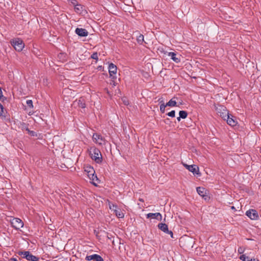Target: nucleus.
Segmentation results:
<instances>
[{
    "label": "nucleus",
    "instance_id": "nucleus-1",
    "mask_svg": "<svg viewBox=\"0 0 261 261\" xmlns=\"http://www.w3.org/2000/svg\"><path fill=\"white\" fill-rule=\"evenodd\" d=\"M88 151L91 158L97 163H100L102 162V155L100 150L95 147H91L88 149Z\"/></svg>",
    "mask_w": 261,
    "mask_h": 261
},
{
    "label": "nucleus",
    "instance_id": "nucleus-2",
    "mask_svg": "<svg viewBox=\"0 0 261 261\" xmlns=\"http://www.w3.org/2000/svg\"><path fill=\"white\" fill-rule=\"evenodd\" d=\"M85 171L87 173L88 176L91 180V182L94 186H96L97 183L95 181H98V179L96 174H95V170L94 168L91 166H87L85 168Z\"/></svg>",
    "mask_w": 261,
    "mask_h": 261
},
{
    "label": "nucleus",
    "instance_id": "nucleus-3",
    "mask_svg": "<svg viewBox=\"0 0 261 261\" xmlns=\"http://www.w3.org/2000/svg\"><path fill=\"white\" fill-rule=\"evenodd\" d=\"M18 254L21 256L23 258H25L29 261H39V257L33 255L30 251H19L17 252Z\"/></svg>",
    "mask_w": 261,
    "mask_h": 261
},
{
    "label": "nucleus",
    "instance_id": "nucleus-4",
    "mask_svg": "<svg viewBox=\"0 0 261 261\" xmlns=\"http://www.w3.org/2000/svg\"><path fill=\"white\" fill-rule=\"evenodd\" d=\"M11 44L17 51H21L24 47L23 41L20 38H14L11 40Z\"/></svg>",
    "mask_w": 261,
    "mask_h": 261
},
{
    "label": "nucleus",
    "instance_id": "nucleus-5",
    "mask_svg": "<svg viewBox=\"0 0 261 261\" xmlns=\"http://www.w3.org/2000/svg\"><path fill=\"white\" fill-rule=\"evenodd\" d=\"M179 243L180 245L185 248H192L194 244L193 239L189 237L181 238Z\"/></svg>",
    "mask_w": 261,
    "mask_h": 261
},
{
    "label": "nucleus",
    "instance_id": "nucleus-6",
    "mask_svg": "<svg viewBox=\"0 0 261 261\" xmlns=\"http://www.w3.org/2000/svg\"><path fill=\"white\" fill-rule=\"evenodd\" d=\"M216 110L219 115L225 120L229 115L227 110L224 106H219L217 108Z\"/></svg>",
    "mask_w": 261,
    "mask_h": 261
},
{
    "label": "nucleus",
    "instance_id": "nucleus-7",
    "mask_svg": "<svg viewBox=\"0 0 261 261\" xmlns=\"http://www.w3.org/2000/svg\"><path fill=\"white\" fill-rule=\"evenodd\" d=\"M11 224L12 227L16 230H19L24 225L22 221L18 218H14L12 220H11Z\"/></svg>",
    "mask_w": 261,
    "mask_h": 261
},
{
    "label": "nucleus",
    "instance_id": "nucleus-8",
    "mask_svg": "<svg viewBox=\"0 0 261 261\" xmlns=\"http://www.w3.org/2000/svg\"><path fill=\"white\" fill-rule=\"evenodd\" d=\"M246 215L251 220H256L259 218L257 212L253 209H251L247 211L246 212Z\"/></svg>",
    "mask_w": 261,
    "mask_h": 261
},
{
    "label": "nucleus",
    "instance_id": "nucleus-9",
    "mask_svg": "<svg viewBox=\"0 0 261 261\" xmlns=\"http://www.w3.org/2000/svg\"><path fill=\"white\" fill-rule=\"evenodd\" d=\"M117 72V67L113 63H110L109 65V73L110 76L112 79H116V77L115 75Z\"/></svg>",
    "mask_w": 261,
    "mask_h": 261
},
{
    "label": "nucleus",
    "instance_id": "nucleus-10",
    "mask_svg": "<svg viewBox=\"0 0 261 261\" xmlns=\"http://www.w3.org/2000/svg\"><path fill=\"white\" fill-rule=\"evenodd\" d=\"M159 228L162 231L166 233L169 234L170 235L172 238H173V232L169 230L168 225L165 223H159L158 224Z\"/></svg>",
    "mask_w": 261,
    "mask_h": 261
},
{
    "label": "nucleus",
    "instance_id": "nucleus-11",
    "mask_svg": "<svg viewBox=\"0 0 261 261\" xmlns=\"http://www.w3.org/2000/svg\"><path fill=\"white\" fill-rule=\"evenodd\" d=\"M184 167H186L189 171L192 172L194 174H199V167L195 165H188L186 164H183Z\"/></svg>",
    "mask_w": 261,
    "mask_h": 261
},
{
    "label": "nucleus",
    "instance_id": "nucleus-12",
    "mask_svg": "<svg viewBox=\"0 0 261 261\" xmlns=\"http://www.w3.org/2000/svg\"><path fill=\"white\" fill-rule=\"evenodd\" d=\"M93 139L95 143L99 145H102L105 143V140L102 136L98 134L95 133L93 135Z\"/></svg>",
    "mask_w": 261,
    "mask_h": 261
},
{
    "label": "nucleus",
    "instance_id": "nucleus-13",
    "mask_svg": "<svg viewBox=\"0 0 261 261\" xmlns=\"http://www.w3.org/2000/svg\"><path fill=\"white\" fill-rule=\"evenodd\" d=\"M75 33L81 37H86L88 35V31L82 28H76L75 29Z\"/></svg>",
    "mask_w": 261,
    "mask_h": 261
},
{
    "label": "nucleus",
    "instance_id": "nucleus-14",
    "mask_svg": "<svg viewBox=\"0 0 261 261\" xmlns=\"http://www.w3.org/2000/svg\"><path fill=\"white\" fill-rule=\"evenodd\" d=\"M228 124L231 126H234L237 124V121L233 118V116L229 114L226 119Z\"/></svg>",
    "mask_w": 261,
    "mask_h": 261
},
{
    "label": "nucleus",
    "instance_id": "nucleus-15",
    "mask_svg": "<svg viewBox=\"0 0 261 261\" xmlns=\"http://www.w3.org/2000/svg\"><path fill=\"white\" fill-rule=\"evenodd\" d=\"M147 218H151L153 219H156L158 220L161 221L162 216V215L160 213H149L147 215Z\"/></svg>",
    "mask_w": 261,
    "mask_h": 261
},
{
    "label": "nucleus",
    "instance_id": "nucleus-16",
    "mask_svg": "<svg viewBox=\"0 0 261 261\" xmlns=\"http://www.w3.org/2000/svg\"><path fill=\"white\" fill-rule=\"evenodd\" d=\"M196 190H197V192L198 194L199 195H200L203 198H204L205 199H206V198H205V197H206L207 195H206V190H205V188H204L203 187H199L197 188Z\"/></svg>",
    "mask_w": 261,
    "mask_h": 261
},
{
    "label": "nucleus",
    "instance_id": "nucleus-17",
    "mask_svg": "<svg viewBox=\"0 0 261 261\" xmlns=\"http://www.w3.org/2000/svg\"><path fill=\"white\" fill-rule=\"evenodd\" d=\"M168 56L170 57L171 59L175 63H178L180 62V57H176V54L174 52H169L168 54Z\"/></svg>",
    "mask_w": 261,
    "mask_h": 261
},
{
    "label": "nucleus",
    "instance_id": "nucleus-18",
    "mask_svg": "<svg viewBox=\"0 0 261 261\" xmlns=\"http://www.w3.org/2000/svg\"><path fill=\"white\" fill-rule=\"evenodd\" d=\"M77 106L79 108H85L86 107L85 100L84 98L81 97L78 100H76Z\"/></svg>",
    "mask_w": 261,
    "mask_h": 261
},
{
    "label": "nucleus",
    "instance_id": "nucleus-19",
    "mask_svg": "<svg viewBox=\"0 0 261 261\" xmlns=\"http://www.w3.org/2000/svg\"><path fill=\"white\" fill-rule=\"evenodd\" d=\"M84 10V6L81 4H78L75 7H74V11L77 14H82Z\"/></svg>",
    "mask_w": 261,
    "mask_h": 261
},
{
    "label": "nucleus",
    "instance_id": "nucleus-20",
    "mask_svg": "<svg viewBox=\"0 0 261 261\" xmlns=\"http://www.w3.org/2000/svg\"><path fill=\"white\" fill-rule=\"evenodd\" d=\"M98 255V254H92V255H87L86 258H85V259L86 260H95L96 257H97V256Z\"/></svg>",
    "mask_w": 261,
    "mask_h": 261
},
{
    "label": "nucleus",
    "instance_id": "nucleus-21",
    "mask_svg": "<svg viewBox=\"0 0 261 261\" xmlns=\"http://www.w3.org/2000/svg\"><path fill=\"white\" fill-rule=\"evenodd\" d=\"M176 102L173 99H170L168 102L166 103V106L168 107H175L176 106Z\"/></svg>",
    "mask_w": 261,
    "mask_h": 261
},
{
    "label": "nucleus",
    "instance_id": "nucleus-22",
    "mask_svg": "<svg viewBox=\"0 0 261 261\" xmlns=\"http://www.w3.org/2000/svg\"><path fill=\"white\" fill-rule=\"evenodd\" d=\"M179 115L182 119H185L188 116V113L185 111H180Z\"/></svg>",
    "mask_w": 261,
    "mask_h": 261
},
{
    "label": "nucleus",
    "instance_id": "nucleus-23",
    "mask_svg": "<svg viewBox=\"0 0 261 261\" xmlns=\"http://www.w3.org/2000/svg\"><path fill=\"white\" fill-rule=\"evenodd\" d=\"M115 213L116 215L118 218H123L124 217V214L122 213L120 211H119L118 209H115Z\"/></svg>",
    "mask_w": 261,
    "mask_h": 261
},
{
    "label": "nucleus",
    "instance_id": "nucleus-24",
    "mask_svg": "<svg viewBox=\"0 0 261 261\" xmlns=\"http://www.w3.org/2000/svg\"><path fill=\"white\" fill-rule=\"evenodd\" d=\"M137 42L140 44H142L144 42V36L142 34H140L137 38Z\"/></svg>",
    "mask_w": 261,
    "mask_h": 261
},
{
    "label": "nucleus",
    "instance_id": "nucleus-25",
    "mask_svg": "<svg viewBox=\"0 0 261 261\" xmlns=\"http://www.w3.org/2000/svg\"><path fill=\"white\" fill-rule=\"evenodd\" d=\"M251 258L249 256H246V254H242L240 257V259L243 261H250Z\"/></svg>",
    "mask_w": 261,
    "mask_h": 261
},
{
    "label": "nucleus",
    "instance_id": "nucleus-26",
    "mask_svg": "<svg viewBox=\"0 0 261 261\" xmlns=\"http://www.w3.org/2000/svg\"><path fill=\"white\" fill-rule=\"evenodd\" d=\"M4 108L3 106L0 103V116L5 117L6 116L5 115L4 113Z\"/></svg>",
    "mask_w": 261,
    "mask_h": 261
},
{
    "label": "nucleus",
    "instance_id": "nucleus-27",
    "mask_svg": "<svg viewBox=\"0 0 261 261\" xmlns=\"http://www.w3.org/2000/svg\"><path fill=\"white\" fill-rule=\"evenodd\" d=\"M167 106H166V105H165L164 102L160 105V110L162 113H164L165 112V108Z\"/></svg>",
    "mask_w": 261,
    "mask_h": 261
},
{
    "label": "nucleus",
    "instance_id": "nucleus-28",
    "mask_svg": "<svg viewBox=\"0 0 261 261\" xmlns=\"http://www.w3.org/2000/svg\"><path fill=\"white\" fill-rule=\"evenodd\" d=\"M109 207H110V209H111V210H113L114 211H115V209H117V205L113 203H110Z\"/></svg>",
    "mask_w": 261,
    "mask_h": 261
},
{
    "label": "nucleus",
    "instance_id": "nucleus-29",
    "mask_svg": "<svg viewBox=\"0 0 261 261\" xmlns=\"http://www.w3.org/2000/svg\"><path fill=\"white\" fill-rule=\"evenodd\" d=\"M26 103L29 108H32L33 107V101L32 100H27Z\"/></svg>",
    "mask_w": 261,
    "mask_h": 261
},
{
    "label": "nucleus",
    "instance_id": "nucleus-30",
    "mask_svg": "<svg viewBox=\"0 0 261 261\" xmlns=\"http://www.w3.org/2000/svg\"><path fill=\"white\" fill-rule=\"evenodd\" d=\"M167 115L169 117H174L175 115V112L174 110H172L171 112L167 113Z\"/></svg>",
    "mask_w": 261,
    "mask_h": 261
},
{
    "label": "nucleus",
    "instance_id": "nucleus-31",
    "mask_svg": "<svg viewBox=\"0 0 261 261\" xmlns=\"http://www.w3.org/2000/svg\"><path fill=\"white\" fill-rule=\"evenodd\" d=\"M68 1L74 7H75L79 4L76 0H68Z\"/></svg>",
    "mask_w": 261,
    "mask_h": 261
},
{
    "label": "nucleus",
    "instance_id": "nucleus-32",
    "mask_svg": "<svg viewBox=\"0 0 261 261\" xmlns=\"http://www.w3.org/2000/svg\"><path fill=\"white\" fill-rule=\"evenodd\" d=\"M91 58L95 60H98V54L97 53H94L91 55Z\"/></svg>",
    "mask_w": 261,
    "mask_h": 261
},
{
    "label": "nucleus",
    "instance_id": "nucleus-33",
    "mask_svg": "<svg viewBox=\"0 0 261 261\" xmlns=\"http://www.w3.org/2000/svg\"><path fill=\"white\" fill-rule=\"evenodd\" d=\"M21 128L22 129H25L27 131L29 129V128H28L27 125L24 123H22L21 124Z\"/></svg>",
    "mask_w": 261,
    "mask_h": 261
},
{
    "label": "nucleus",
    "instance_id": "nucleus-34",
    "mask_svg": "<svg viewBox=\"0 0 261 261\" xmlns=\"http://www.w3.org/2000/svg\"><path fill=\"white\" fill-rule=\"evenodd\" d=\"M95 260V261H103V259L100 255H98L97 256V257H96V258Z\"/></svg>",
    "mask_w": 261,
    "mask_h": 261
},
{
    "label": "nucleus",
    "instance_id": "nucleus-35",
    "mask_svg": "<svg viewBox=\"0 0 261 261\" xmlns=\"http://www.w3.org/2000/svg\"><path fill=\"white\" fill-rule=\"evenodd\" d=\"M28 133L31 136H35V133L34 131L30 130L29 129L27 130Z\"/></svg>",
    "mask_w": 261,
    "mask_h": 261
},
{
    "label": "nucleus",
    "instance_id": "nucleus-36",
    "mask_svg": "<svg viewBox=\"0 0 261 261\" xmlns=\"http://www.w3.org/2000/svg\"><path fill=\"white\" fill-rule=\"evenodd\" d=\"M4 99H5V98L4 97L2 91L1 89H0V99L3 101Z\"/></svg>",
    "mask_w": 261,
    "mask_h": 261
},
{
    "label": "nucleus",
    "instance_id": "nucleus-37",
    "mask_svg": "<svg viewBox=\"0 0 261 261\" xmlns=\"http://www.w3.org/2000/svg\"><path fill=\"white\" fill-rule=\"evenodd\" d=\"M244 250L242 247H239L238 249V252L240 254L243 253Z\"/></svg>",
    "mask_w": 261,
    "mask_h": 261
},
{
    "label": "nucleus",
    "instance_id": "nucleus-38",
    "mask_svg": "<svg viewBox=\"0 0 261 261\" xmlns=\"http://www.w3.org/2000/svg\"><path fill=\"white\" fill-rule=\"evenodd\" d=\"M115 79H112L111 82H110V84L112 85L113 86H116V83L115 82Z\"/></svg>",
    "mask_w": 261,
    "mask_h": 261
},
{
    "label": "nucleus",
    "instance_id": "nucleus-39",
    "mask_svg": "<svg viewBox=\"0 0 261 261\" xmlns=\"http://www.w3.org/2000/svg\"><path fill=\"white\" fill-rule=\"evenodd\" d=\"M123 103H124V104L125 105H126V106H127V105H128V100H126V99H125L123 100Z\"/></svg>",
    "mask_w": 261,
    "mask_h": 261
},
{
    "label": "nucleus",
    "instance_id": "nucleus-40",
    "mask_svg": "<svg viewBox=\"0 0 261 261\" xmlns=\"http://www.w3.org/2000/svg\"><path fill=\"white\" fill-rule=\"evenodd\" d=\"M250 261H259V260L257 258H251Z\"/></svg>",
    "mask_w": 261,
    "mask_h": 261
},
{
    "label": "nucleus",
    "instance_id": "nucleus-41",
    "mask_svg": "<svg viewBox=\"0 0 261 261\" xmlns=\"http://www.w3.org/2000/svg\"><path fill=\"white\" fill-rule=\"evenodd\" d=\"M10 260L13 261H18L15 258H11Z\"/></svg>",
    "mask_w": 261,
    "mask_h": 261
},
{
    "label": "nucleus",
    "instance_id": "nucleus-42",
    "mask_svg": "<svg viewBox=\"0 0 261 261\" xmlns=\"http://www.w3.org/2000/svg\"><path fill=\"white\" fill-rule=\"evenodd\" d=\"M181 117H180V116L178 117L177 118V121H178V122H179V121H180V120H181Z\"/></svg>",
    "mask_w": 261,
    "mask_h": 261
},
{
    "label": "nucleus",
    "instance_id": "nucleus-43",
    "mask_svg": "<svg viewBox=\"0 0 261 261\" xmlns=\"http://www.w3.org/2000/svg\"><path fill=\"white\" fill-rule=\"evenodd\" d=\"M231 208L232 209H234L235 208H234V207L233 206H231Z\"/></svg>",
    "mask_w": 261,
    "mask_h": 261
}]
</instances>
